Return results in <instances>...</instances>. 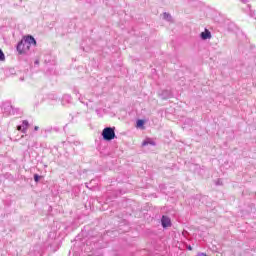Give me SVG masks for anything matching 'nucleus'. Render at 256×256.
Segmentation results:
<instances>
[{
	"instance_id": "nucleus-1",
	"label": "nucleus",
	"mask_w": 256,
	"mask_h": 256,
	"mask_svg": "<svg viewBox=\"0 0 256 256\" xmlns=\"http://www.w3.org/2000/svg\"><path fill=\"white\" fill-rule=\"evenodd\" d=\"M37 41L33 36H24L23 39L17 44V51L20 55H23V53H27L31 47H36Z\"/></svg>"
},
{
	"instance_id": "nucleus-2",
	"label": "nucleus",
	"mask_w": 256,
	"mask_h": 256,
	"mask_svg": "<svg viewBox=\"0 0 256 256\" xmlns=\"http://www.w3.org/2000/svg\"><path fill=\"white\" fill-rule=\"evenodd\" d=\"M102 137L104 141H113L115 139V127H106L102 131Z\"/></svg>"
},
{
	"instance_id": "nucleus-3",
	"label": "nucleus",
	"mask_w": 256,
	"mask_h": 256,
	"mask_svg": "<svg viewBox=\"0 0 256 256\" xmlns=\"http://www.w3.org/2000/svg\"><path fill=\"white\" fill-rule=\"evenodd\" d=\"M27 129H29V121L23 120L22 124L17 126V130L21 131L22 133H27Z\"/></svg>"
},
{
	"instance_id": "nucleus-4",
	"label": "nucleus",
	"mask_w": 256,
	"mask_h": 256,
	"mask_svg": "<svg viewBox=\"0 0 256 256\" xmlns=\"http://www.w3.org/2000/svg\"><path fill=\"white\" fill-rule=\"evenodd\" d=\"M162 227L167 229V227H171V218L168 216H162L161 218Z\"/></svg>"
},
{
	"instance_id": "nucleus-5",
	"label": "nucleus",
	"mask_w": 256,
	"mask_h": 256,
	"mask_svg": "<svg viewBox=\"0 0 256 256\" xmlns=\"http://www.w3.org/2000/svg\"><path fill=\"white\" fill-rule=\"evenodd\" d=\"M200 37L204 41H207V39H211V32L206 29L204 32H201Z\"/></svg>"
},
{
	"instance_id": "nucleus-6",
	"label": "nucleus",
	"mask_w": 256,
	"mask_h": 256,
	"mask_svg": "<svg viewBox=\"0 0 256 256\" xmlns=\"http://www.w3.org/2000/svg\"><path fill=\"white\" fill-rule=\"evenodd\" d=\"M11 112L15 113L14 109H13V106H11V105L4 106V113H5V115H11Z\"/></svg>"
},
{
	"instance_id": "nucleus-7",
	"label": "nucleus",
	"mask_w": 256,
	"mask_h": 256,
	"mask_svg": "<svg viewBox=\"0 0 256 256\" xmlns=\"http://www.w3.org/2000/svg\"><path fill=\"white\" fill-rule=\"evenodd\" d=\"M162 98L169 99L171 97V92L169 90H164L161 93Z\"/></svg>"
},
{
	"instance_id": "nucleus-8",
	"label": "nucleus",
	"mask_w": 256,
	"mask_h": 256,
	"mask_svg": "<svg viewBox=\"0 0 256 256\" xmlns=\"http://www.w3.org/2000/svg\"><path fill=\"white\" fill-rule=\"evenodd\" d=\"M44 131L45 133H51L52 131H59V128L48 127Z\"/></svg>"
},
{
	"instance_id": "nucleus-9",
	"label": "nucleus",
	"mask_w": 256,
	"mask_h": 256,
	"mask_svg": "<svg viewBox=\"0 0 256 256\" xmlns=\"http://www.w3.org/2000/svg\"><path fill=\"white\" fill-rule=\"evenodd\" d=\"M163 17H164V19H165L166 21H171V14L165 12V13L163 14Z\"/></svg>"
},
{
	"instance_id": "nucleus-10",
	"label": "nucleus",
	"mask_w": 256,
	"mask_h": 256,
	"mask_svg": "<svg viewBox=\"0 0 256 256\" xmlns=\"http://www.w3.org/2000/svg\"><path fill=\"white\" fill-rule=\"evenodd\" d=\"M155 145V142H151V140H145L143 143H142V145H143V147H145V146H147V145Z\"/></svg>"
},
{
	"instance_id": "nucleus-11",
	"label": "nucleus",
	"mask_w": 256,
	"mask_h": 256,
	"mask_svg": "<svg viewBox=\"0 0 256 256\" xmlns=\"http://www.w3.org/2000/svg\"><path fill=\"white\" fill-rule=\"evenodd\" d=\"M0 61H5V54L3 53V50L0 49Z\"/></svg>"
},
{
	"instance_id": "nucleus-12",
	"label": "nucleus",
	"mask_w": 256,
	"mask_h": 256,
	"mask_svg": "<svg viewBox=\"0 0 256 256\" xmlns=\"http://www.w3.org/2000/svg\"><path fill=\"white\" fill-rule=\"evenodd\" d=\"M143 125H145V121H143V120L137 121V127H143Z\"/></svg>"
},
{
	"instance_id": "nucleus-13",
	"label": "nucleus",
	"mask_w": 256,
	"mask_h": 256,
	"mask_svg": "<svg viewBox=\"0 0 256 256\" xmlns=\"http://www.w3.org/2000/svg\"><path fill=\"white\" fill-rule=\"evenodd\" d=\"M244 11H245V13L251 12V5L248 4L247 9H245ZM250 15H253V13H250Z\"/></svg>"
},
{
	"instance_id": "nucleus-14",
	"label": "nucleus",
	"mask_w": 256,
	"mask_h": 256,
	"mask_svg": "<svg viewBox=\"0 0 256 256\" xmlns=\"http://www.w3.org/2000/svg\"><path fill=\"white\" fill-rule=\"evenodd\" d=\"M39 179H41V176H39L38 174H35V175H34V181H35L36 183H39Z\"/></svg>"
},
{
	"instance_id": "nucleus-15",
	"label": "nucleus",
	"mask_w": 256,
	"mask_h": 256,
	"mask_svg": "<svg viewBox=\"0 0 256 256\" xmlns=\"http://www.w3.org/2000/svg\"><path fill=\"white\" fill-rule=\"evenodd\" d=\"M63 99H67V101H71V95H64Z\"/></svg>"
},
{
	"instance_id": "nucleus-16",
	"label": "nucleus",
	"mask_w": 256,
	"mask_h": 256,
	"mask_svg": "<svg viewBox=\"0 0 256 256\" xmlns=\"http://www.w3.org/2000/svg\"><path fill=\"white\" fill-rule=\"evenodd\" d=\"M198 256H207V254H206V253L201 252V253H198Z\"/></svg>"
},
{
	"instance_id": "nucleus-17",
	"label": "nucleus",
	"mask_w": 256,
	"mask_h": 256,
	"mask_svg": "<svg viewBox=\"0 0 256 256\" xmlns=\"http://www.w3.org/2000/svg\"><path fill=\"white\" fill-rule=\"evenodd\" d=\"M187 250H188V251H193V248H192L191 246H188V247H187Z\"/></svg>"
},
{
	"instance_id": "nucleus-18",
	"label": "nucleus",
	"mask_w": 256,
	"mask_h": 256,
	"mask_svg": "<svg viewBox=\"0 0 256 256\" xmlns=\"http://www.w3.org/2000/svg\"><path fill=\"white\" fill-rule=\"evenodd\" d=\"M34 131H39V126H35Z\"/></svg>"
},
{
	"instance_id": "nucleus-19",
	"label": "nucleus",
	"mask_w": 256,
	"mask_h": 256,
	"mask_svg": "<svg viewBox=\"0 0 256 256\" xmlns=\"http://www.w3.org/2000/svg\"><path fill=\"white\" fill-rule=\"evenodd\" d=\"M242 3H248V0H241Z\"/></svg>"
},
{
	"instance_id": "nucleus-20",
	"label": "nucleus",
	"mask_w": 256,
	"mask_h": 256,
	"mask_svg": "<svg viewBox=\"0 0 256 256\" xmlns=\"http://www.w3.org/2000/svg\"><path fill=\"white\" fill-rule=\"evenodd\" d=\"M79 101H81L82 103H84V102H83V98H81V97H79Z\"/></svg>"
},
{
	"instance_id": "nucleus-21",
	"label": "nucleus",
	"mask_w": 256,
	"mask_h": 256,
	"mask_svg": "<svg viewBox=\"0 0 256 256\" xmlns=\"http://www.w3.org/2000/svg\"><path fill=\"white\" fill-rule=\"evenodd\" d=\"M20 80H21V81H24V79H23V78H20Z\"/></svg>"
}]
</instances>
